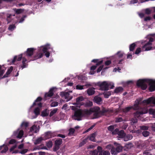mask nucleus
<instances>
[{
  "label": "nucleus",
  "instance_id": "nucleus-1",
  "mask_svg": "<svg viewBox=\"0 0 155 155\" xmlns=\"http://www.w3.org/2000/svg\"><path fill=\"white\" fill-rule=\"evenodd\" d=\"M94 112L93 116L94 118H98L102 116H109L113 114H117V110L113 108H108L102 107L101 109L99 107H96L92 109Z\"/></svg>",
  "mask_w": 155,
  "mask_h": 155
},
{
  "label": "nucleus",
  "instance_id": "nucleus-2",
  "mask_svg": "<svg viewBox=\"0 0 155 155\" xmlns=\"http://www.w3.org/2000/svg\"><path fill=\"white\" fill-rule=\"evenodd\" d=\"M147 83H148L150 85L149 90L150 91L152 92L155 90V80L146 79H139L137 81V85L142 90H145L147 87Z\"/></svg>",
  "mask_w": 155,
  "mask_h": 155
},
{
  "label": "nucleus",
  "instance_id": "nucleus-3",
  "mask_svg": "<svg viewBox=\"0 0 155 155\" xmlns=\"http://www.w3.org/2000/svg\"><path fill=\"white\" fill-rule=\"evenodd\" d=\"M48 51L47 46H42L38 49V51L34 55L31 60V61H34L41 58L44 54Z\"/></svg>",
  "mask_w": 155,
  "mask_h": 155
},
{
  "label": "nucleus",
  "instance_id": "nucleus-4",
  "mask_svg": "<svg viewBox=\"0 0 155 155\" xmlns=\"http://www.w3.org/2000/svg\"><path fill=\"white\" fill-rule=\"evenodd\" d=\"M97 85L100 87V89L102 91H107L110 89H113L114 87V84L111 82H108L104 81L102 82L97 83Z\"/></svg>",
  "mask_w": 155,
  "mask_h": 155
},
{
  "label": "nucleus",
  "instance_id": "nucleus-5",
  "mask_svg": "<svg viewBox=\"0 0 155 155\" xmlns=\"http://www.w3.org/2000/svg\"><path fill=\"white\" fill-rule=\"evenodd\" d=\"M114 144L115 147H114L112 148L110 152L112 154L117 155L122 151L123 148L120 143L115 142Z\"/></svg>",
  "mask_w": 155,
  "mask_h": 155
},
{
  "label": "nucleus",
  "instance_id": "nucleus-6",
  "mask_svg": "<svg viewBox=\"0 0 155 155\" xmlns=\"http://www.w3.org/2000/svg\"><path fill=\"white\" fill-rule=\"evenodd\" d=\"M140 108V110H138L134 113V116L135 117L138 118L141 115L147 113L148 109L146 106L141 107H140L139 109Z\"/></svg>",
  "mask_w": 155,
  "mask_h": 155
},
{
  "label": "nucleus",
  "instance_id": "nucleus-7",
  "mask_svg": "<svg viewBox=\"0 0 155 155\" xmlns=\"http://www.w3.org/2000/svg\"><path fill=\"white\" fill-rule=\"evenodd\" d=\"M83 116V111L82 110L78 109L75 111L74 116V119L78 121L82 120V118Z\"/></svg>",
  "mask_w": 155,
  "mask_h": 155
},
{
  "label": "nucleus",
  "instance_id": "nucleus-8",
  "mask_svg": "<svg viewBox=\"0 0 155 155\" xmlns=\"http://www.w3.org/2000/svg\"><path fill=\"white\" fill-rule=\"evenodd\" d=\"M154 41V39L152 38H150L149 41L144 45L142 49L143 51H148L151 49L152 47L150 46L152 45L151 42Z\"/></svg>",
  "mask_w": 155,
  "mask_h": 155
},
{
  "label": "nucleus",
  "instance_id": "nucleus-9",
  "mask_svg": "<svg viewBox=\"0 0 155 155\" xmlns=\"http://www.w3.org/2000/svg\"><path fill=\"white\" fill-rule=\"evenodd\" d=\"M139 102H137V103H135L134 104V107L130 106L125 107L122 109V111L123 112L126 113L129 112L131 109H133L134 110H137L140 108L139 106Z\"/></svg>",
  "mask_w": 155,
  "mask_h": 155
},
{
  "label": "nucleus",
  "instance_id": "nucleus-10",
  "mask_svg": "<svg viewBox=\"0 0 155 155\" xmlns=\"http://www.w3.org/2000/svg\"><path fill=\"white\" fill-rule=\"evenodd\" d=\"M62 143V139L61 138H58L56 139L54 141V146L53 148V151H56L60 148L61 145Z\"/></svg>",
  "mask_w": 155,
  "mask_h": 155
},
{
  "label": "nucleus",
  "instance_id": "nucleus-11",
  "mask_svg": "<svg viewBox=\"0 0 155 155\" xmlns=\"http://www.w3.org/2000/svg\"><path fill=\"white\" fill-rule=\"evenodd\" d=\"M42 100V98L41 97H38L33 103L31 107H32L35 105H37L39 107H41L42 106V104L41 102V101Z\"/></svg>",
  "mask_w": 155,
  "mask_h": 155
},
{
  "label": "nucleus",
  "instance_id": "nucleus-12",
  "mask_svg": "<svg viewBox=\"0 0 155 155\" xmlns=\"http://www.w3.org/2000/svg\"><path fill=\"white\" fill-rule=\"evenodd\" d=\"M60 95L62 97H64L67 101H70L72 98V97L70 96V94L68 92H61L60 93Z\"/></svg>",
  "mask_w": 155,
  "mask_h": 155
},
{
  "label": "nucleus",
  "instance_id": "nucleus-13",
  "mask_svg": "<svg viewBox=\"0 0 155 155\" xmlns=\"http://www.w3.org/2000/svg\"><path fill=\"white\" fill-rule=\"evenodd\" d=\"M143 103L147 104L150 103L155 104V97H151L147 99L144 100L143 101Z\"/></svg>",
  "mask_w": 155,
  "mask_h": 155
},
{
  "label": "nucleus",
  "instance_id": "nucleus-14",
  "mask_svg": "<svg viewBox=\"0 0 155 155\" xmlns=\"http://www.w3.org/2000/svg\"><path fill=\"white\" fill-rule=\"evenodd\" d=\"M35 49L34 48H28L26 52V56L28 57H31L33 54Z\"/></svg>",
  "mask_w": 155,
  "mask_h": 155
},
{
  "label": "nucleus",
  "instance_id": "nucleus-15",
  "mask_svg": "<svg viewBox=\"0 0 155 155\" xmlns=\"http://www.w3.org/2000/svg\"><path fill=\"white\" fill-rule=\"evenodd\" d=\"M54 88L53 87L50 89L49 92L45 94V97L46 98L51 97L54 94L53 91Z\"/></svg>",
  "mask_w": 155,
  "mask_h": 155
},
{
  "label": "nucleus",
  "instance_id": "nucleus-16",
  "mask_svg": "<svg viewBox=\"0 0 155 155\" xmlns=\"http://www.w3.org/2000/svg\"><path fill=\"white\" fill-rule=\"evenodd\" d=\"M13 67L11 66L10 68L8 69L7 71L5 74L4 76L0 78H4L8 77L9 75L11 73L12 71L13 70Z\"/></svg>",
  "mask_w": 155,
  "mask_h": 155
},
{
  "label": "nucleus",
  "instance_id": "nucleus-17",
  "mask_svg": "<svg viewBox=\"0 0 155 155\" xmlns=\"http://www.w3.org/2000/svg\"><path fill=\"white\" fill-rule=\"evenodd\" d=\"M39 131V129L36 125H33L30 129V131L32 133H37Z\"/></svg>",
  "mask_w": 155,
  "mask_h": 155
},
{
  "label": "nucleus",
  "instance_id": "nucleus-18",
  "mask_svg": "<svg viewBox=\"0 0 155 155\" xmlns=\"http://www.w3.org/2000/svg\"><path fill=\"white\" fill-rule=\"evenodd\" d=\"M95 88L94 87H91L88 88L87 91V93L88 95L91 96L95 93Z\"/></svg>",
  "mask_w": 155,
  "mask_h": 155
},
{
  "label": "nucleus",
  "instance_id": "nucleus-19",
  "mask_svg": "<svg viewBox=\"0 0 155 155\" xmlns=\"http://www.w3.org/2000/svg\"><path fill=\"white\" fill-rule=\"evenodd\" d=\"M83 116L84 115H90L91 114L92 112V109H90V110L84 109L82 110Z\"/></svg>",
  "mask_w": 155,
  "mask_h": 155
},
{
  "label": "nucleus",
  "instance_id": "nucleus-20",
  "mask_svg": "<svg viewBox=\"0 0 155 155\" xmlns=\"http://www.w3.org/2000/svg\"><path fill=\"white\" fill-rule=\"evenodd\" d=\"M22 54H21L19 55H18V56H15L13 60L12 61V62L13 63L15 62L16 60H17L18 61H21V59L22 58Z\"/></svg>",
  "mask_w": 155,
  "mask_h": 155
},
{
  "label": "nucleus",
  "instance_id": "nucleus-21",
  "mask_svg": "<svg viewBox=\"0 0 155 155\" xmlns=\"http://www.w3.org/2000/svg\"><path fill=\"white\" fill-rule=\"evenodd\" d=\"M27 61L26 59L24 57L22 58V64L20 66V67L23 69L25 68H26L28 64L26 63V62Z\"/></svg>",
  "mask_w": 155,
  "mask_h": 155
},
{
  "label": "nucleus",
  "instance_id": "nucleus-22",
  "mask_svg": "<svg viewBox=\"0 0 155 155\" xmlns=\"http://www.w3.org/2000/svg\"><path fill=\"white\" fill-rule=\"evenodd\" d=\"M133 147V145L132 143L126 144L124 147V150L125 151H127Z\"/></svg>",
  "mask_w": 155,
  "mask_h": 155
},
{
  "label": "nucleus",
  "instance_id": "nucleus-23",
  "mask_svg": "<svg viewBox=\"0 0 155 155\" xmlns=\"http://www.w3.org/2000/svg\"><path fill=\"white\" fill-rule=\"evenodd\" d=\"M15 15H13L11 14H7L6 21L8 24L12 20V16H15Z\"/></svg>",
  "mask_w": 155,
  "mask_h": 155
},
{
  "label": "nucleus",
  "instance_id": "nucleus-24",
  "mask_svg": "<svg viewBox=\"0 0 155 155\" xmlns=\"http://www.w3.org/2000/svg\"><path fill=\"white\" fill-rule=\"evenodd\" d=\"M94 101L98 104H100L101 102L102 101V99L100 97L96 96L94 97Z\"/></svg>",
  "mask_w": 155,
  "mask_h": 155
},
{
  "label": "nucleus",
  "instance_id": "nucleus-25",
  "mask_svg": "<svg viewBox=\"0 0 155 155\" xmlns=\"http://www.w3.org/2000/svg\"><path fill=\"white\" fill-rule=\"evenodd\" d=\"M118 135L120 136V138H123L124 137L126 134L123 130H121L119 131Z\"/></svg>",
  "mask_w": 155,
  "mask_h": 155
},
{
  "label": "nucleus",
  "instance_id": "nucleus-26",
  "mask_svg": "<svg viewBox=\"0 0 155 155\" xmlns=\"http://www.w3.org/2000/svg\"><path fill=\"white\" fill-rule=\"evenodd\" d=\"M123 91V88L121 87H117L114 91L115 93H119L122 92Z\"/></svg>",
  "mask_w": 155,
  "mask_h": 155
},
{
  "label": "nucleus",
  "instance_id": "nucleus-27",
  "mask_svg": "<svg viewBox=\"0 0 155 155\" xmlns=\"http://www.w3.org/2000/svg\"><path fill=\"white\" fill-rule=\"evenodd\" d=\"M84 100V98L82 96H79L76 99V103H75V104H79L81 102L83 101Z\"/></svg>",
  "mask_w": 155,
  "mask_h": 155
},
{
  "label": "nucleus",
  "instance_id": "nucleus-28",
  "mask_svg": "<svg viewBox=\"0 0 155 155\" xmlns=\"http://www.w3.org/2000/svg\"><path fill=\"white\" fill-rule=\"evenodd\" d=\"M89 140L92 141H95V133H93L91 134L88 137Z\"/></svg>",
  "mask_w": 155,
  "mask_h": 155
},
{
  "label": "nucleus",
  "instance_id": "nucleus-29",
  "mask_svg": "<svg viewBox=\"0 0 155 155\" xmlns=\"http://www.w3.org/2000/svg\"><path fill=\"white\" fill-rule=\"evenodd\" d=\"M132 138L133 136L131 134H128L124 137V140L125 141H127L131 139Z\"/></svg>",
  "mask_w": 155,
  "mask_h": 155
},
{
  "label": "nucleus",
  "instance_id": "nucleus-30",
  "mask_svg": "<svg viewBox=\"0 0 155 155\" xmlns=\"http://www.w3.org/2000/svg\"><path fill=\"white\" fill-rule=\"evenodd\" d=\"M136 44L135 43H133L130 45L129 50L130 51H133L134 50L136 47Z\"/></svg>",
  "mask_w": 155,
  "mask_h": 155
},
{
  "label": "nucleus",
  "instance_id": "nucleus-31",
  "mask_svg": "<svg viewBox=\"0 0 155 155\" xmlns=\"http://www.w3.org/2000/svg\"><path fill=\"white\" fill-rule=\"evenodd\" d=\"M23 131L22 130H20L18 132V136H17V138L20 139L22 138L23 135Z\"/></svg>",
  "mask_w": 155,
  "mask_h": 155
},
{
  "label": "nucleus",
  "instance_id": "nucleus-32",
  "mask_svg": "<svg viewBox=\"0 0 155 155\" xmlns=\"http://www.w3.org/2000/svg\"><path fill=\"white\" fill-rule=\"evenodd\" d=\"M150 132L146 130H144L142 132V134L143 136L145 137H147L149 135Z\"/></svg>",
  "mask_w": 155,
  "mask_h": 155
},
{
  "label": "nucleus",
  "instance_id": "nucleus-33",
  "mask_svg": "<svg viewBox=\"0 0 155 155\" xmlns=\"http://www.w3.org/2000/svg\"><path fill=\"white\" fill-rule=\"evenodd\" d=\"M103 94L105 98H108L109 96L111 95V93L110 91H109L106 92H104Z\"/></svg>",
  "mask_w": 155,
  "mask_h": 155
},
{
  "label": "nucleus",
  "instance_id": "nucleus-34",
  "mask_svg": "<svg viewBox=\"0 0 155 155\" xmlns=\"http://www.w3.org/2000/svg\"><path fill=\"white\" fill-rule=\"evenodd\" d=\"M46 147L44 146L43 144H41L40 145L37 146L36 147V149H46Z\"/></svg>",
  "mask_w": 155,
  "mask_h": 155
},
{
  "label": "nucleus",
  "instance_id": "nucleus-35",
  "mask_svg": "<svg viewBox=\"0 0 155 155\" xmlns=\"http://www.w3.org/2000/svg\"><path fill=\"white\" fill-rule=\"evenodd\" d=\"M14 11L16 14H19L22 13L24 11V10L21 9L15 8Z\"/></svg>",
  "mask_w": 155,
  "mask_h": 155
},
{
  "label": "nucleus",
  "instance_id": "nucleus-36",
  "mask_svg": "<svg viewBox=\"0 0 155 155\" xmlns=\"http://www.w3.org/2000/svg\"><path fill=\"white\" fill-rule=\"evenodd\" d=\"M87 138L84 139L81 142H80L79 144V147H81L86 143L87 142Z\"/></svg>",
  "mask_w": 155,
  "mask_h": 155
},
{
  "label": "nucleus",
  "instance_id": "nucleus-37",
  "mask_svg": "<svg viewBox=\"0 0 155 155\" xmlns=\"http://www.w3.org/2000/svg\"><path fill=\"white\" fill-rule=\"evenodd\" d=\"M43 140L42 138L41 137L37 139L35 142V145L40 143Z\"/></svg>",
  "mask_w": 155,
  "mask_h": 155
},
{
  "label": "nucleus",
  "instance_id": "nucleus-38",
  "mask_svg": "<svg viewBox=\"0 0 155 155\" xmlns=\"http://www.w3.org/2000/svg\"><path fill=\"white\" fill-rule=\"evenodd\" d=\"M40 109L39 107L36 108L34 110V112L36 115H38L40 114Z\"/></svg>",
  "mask_w": 155,
  "mask_h": 155
},
{
  "label": "nucleus",
  "instance_id": "nucleus-39",
  "mask_svg": "<svg viewBox=\"0 0 155 155\" xmlns=\"http://www.w3.org/2000/svg\"><path fill=\"white\" fill-rule=\"evenodd\" d=\"M58 110L57 109H55L53 110H52L50 113L49 114V117H51L53 116V115L56 113Z\"/></svg>",
  "mask_w": 155,
  "mask_h": 155
},
{
  "label": "nucleus",
  "instance_id": "nucleus-40",
  "mask_svg": "<svg viewBox=\"0 0 155 155\" xmlns=\"http://www.w3.org/2000/svg\"><path fill=\"white\" fill-rule=\"evenodd\" d=\"M123 121V120L121 117H117L115 118V122L116 123H119Z\"/></svg>",
  "mask_w": 155,
  "mask_h": 155
},
{
  "label": "nucleus",
  "instance_id": "nucleus-41",
  "mask_svg": "<svg viewBox=\"0 0 155 155\" xmlns=\"http://www.w3.org/2000/svg\"><path fill=\"white\" fill-rule=\"evenodd\" d=\"M15 28V25H11L9 26L8 28V29L9 31H12Z\"/></svg>",
  "mask_w": 155,
  "mask_h": 155
},
{
  "label": "nucleus",
  "instance_id": "nucleus-42",
  "mask_svg": "<svg viewBox=\"0 0 155 155\" xmlns=\"http://www.w3.org/2000/svg\"><path fill=\"white\" fill-rule=\"evenodd\" d=\"M149 112L150 114L155 116V109L150 108L149 109Z\"/></svg>",
  "mask_w": 155,
  "mask_h": 155
},
{
  "label": "nucleus",
  "instance_id": "nucleus-43",
  "mask_svg": "<svg viewBox=\"0 0 155 155\" xmlns=\"http://www.w3.org/2000/svg\"><path fill=\"white\" fill-rule=\"evenodd\" d=\"M75 131V130L74 128H71L69 130V133L68 134L69 135H72Z\"/></svg>",
  "mask_w": 155,
  "mask_h": 155
},
{
  "label": "nucleus",
  "instance_id": "nucleus-44",
  "mask_svg": "<svg viewBox=\"0 0 155 155\" xmlns=\"http://www.w3.org/2000/svg\"><path fill=\"white\" fill-rule=\"evenodd\" d=\"M114 129V126L113 125H110L108 127V130L109 131L112 132Z\"/></svg>",
  "mask_w": 155,
  "mask_h": 155
},
{
  "label": "nucleus",
  "instance_id": "nucleus-45",
  "mask_svg": "<svg viewBox=\"0 0 155 155\" xmlns=\"http://www.w3.org/2000/svg\"><path fill=\"white\" fill-rule=\"evenodd\" d=\"M145 13L147 15H150L151 13V10L149 8H146L145 10Z\"/></svg>",
  "mask_w": 155,
  "mask_h": 155
},
{
  "label": "nucleus",
  "instance_id": "nucleus-46",
  "mask_svg": "<svg viewBox=\"0 0 155 155\" xmlns=\"http://www.w3.org/2000/svg\"><path fill=\"white\" fill-rule=\"evenodd\" d=\"M41 115L43 117H46L48 115V113L47 112L46 110H44L41 112Z\"/></svg>",
  "mask_w": 155,
  "mask_h": 155
},
{
  "label": "nucleus",
  "instance_id": "nucleus-47",
  "mask_svg": "<svg viewBox=\"0 0 155 155\" xmlns=\"http://www.w3.org/2000/svg\"><path fill=\"white\" fill-rule=\"evenodd\" d=\"M117 54L118 55V57L120 58H121L123 57L124 53L121 51H119L117 52Z\"/></svg>",
  "mask_w": 155,
  "mask_h": 155
},
{
  "label": "nucleus",
  "instance_id": "nucleus-48",
  "mask_svg": "<svg viewBox=\"0 0 155 155\" xmlns=\"http://www.w3.org/2000/svg\"><path fill=\"white\" fill-rule=\"evenodd\" d=\"M119 131V130L118 128H116L114 130H113V131L112 132V134L113 135L118 134Z\"/></svg>",
  "mask_w": 155,
  "mask_h": 155
},
{
  "label": "nucleus",
  "instance_id": "nucleus-49",
  "mask_svg": "<svg viewBox=\"0 0 155 155\" xmlns=\"http://www.w3.org/2000/svg\"><path fill=\"white\" fill-rule=\"evenodd\" d=\"M58 102L56 101L53 102L51 104V107H54L57 106L58 105Z\"/></svg>",
  "mask_w": 155,
  "mask_h": 155
},
{
  "label": "nucleus",
  "instance_id": "nucleus-50",
  "mask_svg": "<svg viewBox=\"0 0 155 155\" xmlns=\"http://www.w3.org/2000/svg\"><path fill=\"white\" fill-rule=\"evenodd\" d=\"M46 145L48 147H51L52 145V142L51 141H49V142H47Z\"/></svg>",
  "mask_w": 155,
  "mask_h": 155
},
{
  "label": "nucleus",
  "instance_id": "nucleus-51",
  "mask_svg": "<svg viewBox=\"0 0 155 155\" xmlns=\"http://www.w3.org/2000/svg\"><path fill=\"white\" fill-rule=\"evenodd\" d=\"M84 86L80 84H78L76 86V88L78 90H82L84 89Z\"/></svg>",
  "mask_w": 155,
  "mask_h": 155
},
{
  "label": "nucleus",
  "instance_id": "nucleus-52",
  "mask_svg": "<svg viewBox=\"0 0 155 155\" xmlns=\"http://www.w3.org/2000/svg\"><path fill=\"white\" fill-rule=\"evenodd\" d=\"M5 69H1V70L0 71V78H2V76L3 75V74L4 73ZM2 78H0V79H2Z\"/></svg>",
  "mask_w": 155,
  "mask_h": 155
},
{
  "label": "nucleus",
  "instance_id": "nucleus-53",
  "mask_svg": "<svg viewBox=\"0 0 155 155\" xmlns=\"http://www.w3.org/2000/svg\"><path fill=\"white\" fill-rule=\"evenodd\" d=\"M28 125V123L27 122H23L21 124V126H24L25 127H27Z\"/></svg>",
  "mask_w": 155,
  "mask_h": 155
},
{
  "label": "nucleus",
  "instance_id": "nucleus-54",
  "mask_svg": "<svg viewBox=\"0 0 155 155\" xmlns=\"http://www.w3.org/2000/svg\"><path fill=\"white\" fill-rule=\"evenodd\" d=\"M148 126H141L140 127V128L141 130H148Z\"/></svg>",
  "mask_w": 155,
  "mask_h": 155
},
{
  "label": "nucleus",
  "instance_id": "nucleus-55",
  "mask_svg": "<svg viewBox=\"0 0 155 155\" xmlns=\"http://www.w3.org/2000/svg\"><path fill=\"white\" fill-rule=\"evenodd\" d=\"M16 142V141L15 139H12L9 141V144H13L14 143H15Z\"/></svg>",
  "mask_w": 155,
  "mask_h": 155
},
{
  "label": "nucleus",
  "instance_id": "nucleus-56",
  "mask_svg": "<svg viewBox=\"0 0 155 155\" xmlns=\"http://www.w3.org/2000/svg\"><path fill=\"white\" fill-rule=\"evenodd\" d=\"M8 150V148L7 147H4L3 149L1 151V153H5Z\"/></svg>",
  "mask_w": 155,
  "mask_h": 155
},
{
  "label": "nucleus",
  "instance_id": "nucleus-57",
  "mask_svg": "<svg viewBox=\"0 0 155 155\" xmlns=\"http://www.w3.org/2000/svg\"><path fill=\"white\" fill-rule=\"evenodd\" d=\"M93 105V103L92 102L89 101V102H87L86 104V106L87 107H90L92 106Z\"/></svg>",
  "mask_w": 155,
  "mask_h": 155
},
{
  "label": "nucleus",
  "instance_id": "nucleus-58",
  "mask_svg": "<svg viewBox=\"0 0 155 155\" xmlns=\"http://www.w3.org/2000/svg\"><path fill=\"white\" fill-rule=\"evenodd\" d=\"M141 51L140 48H139L136 50L134 54H138L141 52Z\"/></svg>",
  "mask_w": 155,
  "mask_h": 155
},
{
  "label": "nucleus",
  "instance_id": "nucleus-59",
  "mask_svg": "<svg viewBox=\"0 0 155 155\" xmlns=\"http://www.w3.org/2000/svg\"><path fill=\"white\" fill-rule=\"evenodd\" d=\"M103 65H102L100 66L97 70V73L100 72L103 68Z\"/></svg>",
  "mask_w": 155,
  "mask_h": 155
},
{
  "label": "nucleus",
  "instance_id": "nucleus-60",
  "mask_svg": "<svg viewBox=\"0 0 155 155\" xmlns=\"http://www.w3.org/2000/svg\"><path fill=\"white\" fill-rule=\"evenodd\" d=\"M45 136H47L48 138H49L51 137V133L50 132H48L45 133Z\"/></svg>",
  "mask_w": 155,
  "mask_h": 155
},
{
  "label": "nucleus",
  "instance_id": "nucleus-61",
  "mask_svg": "<svg viewBox=\"0 0 155 155\" xmlns=\"http://www.w3.org/2000/svg\"><path fill=\"white\" fill-rule=\"evenodd\" d=\"M131 121L134 124L137 122V118L135 117H134V118L132 119Z\"/></svg>",
  "mask_w": 155,
  "mask_h": 155
},
{
  "label": "nucleus",
  "instance_id": "nucleus-62",
  "mask_svg": "<svg viewBox=\"0 0 155 155\" xmlns=\"http://www.w3.org/2000/svg\"><path fill=\"white\" fill-rule=\"evenodd\" d=\"M110 152L107 150L104 151L103 152V155H110Z\"/></svg>",
  "mask_w": 155,
  "mask_h": 155
},
{
  "label": "nucleus",
  "instance_id": "nucleus-63",
  "mask_svg": "<svg viewBox=\"0 0 155 155\" xmlns=\"http://www.w3.org/2000/svg\"><path fill=\"white\" fill-rule=\"evenodd\" d=\"M97 154L98 151L97 150H95L93 151L91 155H97Z\"/></svg>",
  "mask_w": 155,
  "mask_h": 155
},
{
  "label": "nucleus",
  "instance_id": "nucleus-64",
  "mask_svg": "<svg viewBox=\"0 0 155 155\" xmlns=\"http://www.w3.org/2000/svg\"><path fill=\"white\" fill-rule=\"evenodd\" d=\"M143 155H150L151 154H150V153L149 152L148 150H145L144 151L143 153Z\"/></svg>",
  "mask_w": 155,
  "mask_h": 155
}]
</instances>
